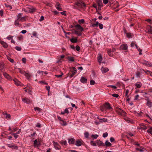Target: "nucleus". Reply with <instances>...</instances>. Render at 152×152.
<instances>
[{"label":"nucleus","mask_w":152,"mask_h":152,"mask_svg":"<svg viewBox=\"0 0 152 152\" xmlns=\"http://www.w3.org/2000/svg\"><path fill=\"white\" fill-rule=\"evenodd\" d=\"M96 3L98 4V6H103L102 0H97L96 1Z\"/></svg>","instance_id":"nucleus-26"},{"label":"nucleus","mask_w":152,"mask_h":152,"mask_svg":"<svg viewBox=\"0 0 152 152\" xmlns=\"http://www.w3.org/2000/svg\"><path fill=\"white\" fill-rule=\"evenodd\" d=\"M22 10L26 12H32L35 11V9L34 8L30 6H27L24 7Z\"/></svg>","instance_id":"nucleus-2"},{"label":"nucleus","mask_w":152,"mask_h":152,"mask_svg":"<svg viewBox=\"0 0 152 152\" xmlns=\"http://www.w3.org/2000/svg\"><path fill=\"white\" fill-rule=\"evenodd\" d=\"M41 1L46 4L47 6H50L51 4L50 3H48L47 2L45 1L44 0H42Z\"/></svg>","instance_id":"nucleus-34"},{"label":"nucleus","mask_w":152,"mask_h":152,"mask_svg":"<svg viewBox=\"0 0 152 152\" xmlns=\"http://www.w3.org/2000/svg\"><path fill=\"white\" fill-rule=\"evenodd\" d=\"M96 145L98 146L104 145V143L100 140H97L96 141Z\"/></svg>","instance_id":"nucleus-19"},{"label":"nucleus","mask_w":152,"mask_h":152,"mask_svg":"<svg viewBox=\"0 0 152 152\" xmlns=\"http://www.w3.org/2000/svg\"><path fill=\"white\" fill-rule=\"evenodd\" d=\"M7 59L9 60L11 62L13 63L14 62V61L12 58H11L10 57L8 56H7Z\"/></svg>","instance_id":"nucleus-38"},{"label":"nucleus","mask_w":152,"mask_h":152,"mask_svg":"<svg viewBox=\"0 0 152 152\" xmlns=\"http://www.w3.org/2000/svg\"><path fill=\"white\" fill-rule=\"evenodd\" d=\"M140 128L141 129H143L144 130H145L147 129L146 126L144 125H141Z\"/></svg>","instance_id":"nucleus-45"},{"label":"nucleus","mask_w":152,"mask_h":152,"mask_svg":"<svg viewBox=\"0 0 152 152\" xmlns=\"http://www.w3.org/2000/svg\"><path fill=\"white\" fill-rule=\"evenodd\" d=\"M61 124L63 126H65L67 125L66 122L63 120L61 121Z\"/></svg>","instance_id":"nucleus-37"},{"label":"nucleus","mask_w":152,"mask_h":152,"mask_svg":"<svg viewBox=\"0 0 152 152\" xmlns=\"http://www.w3.org/2000/svg\"><path fill=\"white\" fill-rule=\"evenodd\" d=\"M104 107L106 109L110 110L112 108L110 104L108 103H106L104 105Z\"/></svg>","instance_id":"nucleus-20"},{"label":"nucleus","mask_w":152,"mask_h":152,"mask_svg":"<svg viewBox=\"0 0 152 152\" xmlns=\"http://www.w3.org/2000/svg\"><path fill=\"white\" fill-rule=\"evenodd\" d=\"M108 135V133L107 132H105L103 134L102 137H106Z\"/></svg>","instance_id":"nucleus-55"},{"label":"nucleus","mask_w":152,"mask_h":152,"mask_svg":"<svg viewBox=\"0 0 152 152\" xmlns=\"http://www.w3.org/2000/svg\"><path fill=\"white\" fill-rule=\"evenodd\" d=\"M73 7L74 9L80 10V8H85L86 4L82 2H77L74 4Z\"/></svg>","instance_id":"nucleus-1"},{"label":"nucleus","mask_w":152,"mask_h":152,"mask_svg":"<svg viewBox=\"0 0 152 152\" xmlns=\"http://www.w3.org/2000/svg\"><path fill=\"white\" fill-rule=\"evenodd\" d=\"M145 73H147L148 74H149L151 76H152V72L149 71L148 70H147L146 71H144Z\"/></svg>","instance_id":"nucleus-44"},{"label":"nucleus","mask_w":152,"mask_h":152,"mask_svg":"<svg viewBox=\"0 0 152 152\" xmlns=\"http://www.w3.org/2000/svg\"><path fill=\"white\" fill-rule=\"evenodd\" d=\"M69 113V112L68 110V109L66 108L65 110L64 111L61 112V114H64L66 113Z\"/></svg>","instance_id":"nucleus-32"},{"label":"nucleus","mask_w":152,"mask_h":152,"mask_svg":"<svg viewBox=\"0 0 152 152\" xmlns=\"http://www.w3.org/2000/svg\"><path fill=\"white\" fill-rule=\"evenodd\" d=\"M101 70L102 73H104L108 72L109 69L107 68L102 67L101 69Z\"/></svg>","instance_id":"nucleus-18"},{"label":"nucleus","mask_w":152,"mask_h":152,"mask_svg":"<svg viewBox=\"0 0 152 152\" xmlns=\"http://www.w3.org/2000/svg\"><path fill=\"white\" fill-rule=\"evenodd\" d=\"M108 86L109 87H110L111 88L114 89H116L117 88L115 86L113 85H109Z\"/></svg>","instance_id":"nucleus-61"},{"label":"nucleus","mask_w":152,"mask_h":152,"mask_svg":"<svg viewBox=\"0 0 152 152\" xmlns=\"http://www.w3.org/2000/svg\"><path fill=\"white\" fill-rule=\"evenodd\" d=\"M70 41L72 43H75L77 42V39H70Z\"/></svg>","instance_id":"nucleus-42"},{"label":"nucleus","mask_w":152,"mask_h":152,"mask_svg":"<svg viewBox=\"0 0 152 152\" xmlns=\"http://www.w3.org/2000/svg\"><path fill=\"white\" fill-rule=\"evenodd\" d=\"M23 62L25 64L26 63V58H23L22 60Z\"/></svg>","instance_id":"nucleus-64"},{"label":"nucleus","mask_w":152,"mask_h":152,"mask_svg":"<svg viewBox=\"0 0 152 152\" xmlns=\"http://www.w3.org/2000/svg\"><path fill=\"white\" fill-rule=\"evenodd\" d=\"M27 92H28L29 94H31V91L30 87H28V90L27 91Z\"/></svg>","instance_id":"nucleus-57"},{"label":"nucleus","mask_w":152,"mask_h":152,"mask_svg":"<svg viewBox=\"0 0 152 152\" xmlns=\"http://www.w3.org/2000/svg\"><path fill=\"white\" fill-rule=\"evenodd\" d=\"M37 140H35L34 142V147L38 148V144Z\"/></svg>","instance_id":"nucleus-28"},{"label":"nucleus","mask_w":152,"mask_h":152,"mask_svg":"<svg viewBox=\"0 0 152 152\" xmlns=\"http://www.w3.org/2000/svg\"><path fill=\"white\" fill-rule=\"evenodd\" d=\"M0 43L2 46L4 48H7L8 46V45L7 43L4 42L3 41H2L0 39Z\"/></svg>","instance_id":"nucleus-17"},{"label":"nucleus","mask_w":152,"mask_h":152,"mask_svg":"<svg viewBox=\"0 0 152 152\" xmlns=\"http://www.w3.org/2000/svg\"><path fill=\"white\" fill-rule=\"evenodd\" d=\"M73 70L72 71V74H73V75H75L77 72V70L75 67H73Z\"/></svg>","instance_id":"nucleus-47"},{"label":"nucleus","mask_w":152,"mask_h":152,"mask_svg":"<svg viewBox=\"0 0 152 152\" xmlns=\"http://www.w3.org/2000/svg\"><path fill=\"white\" fill-rule=\"evenodd\" d=\"M78 22L79 24L83 23L85 22V20L83 19H82L81 20H79Z\"/></svg>","instance_id":"nucleus-46"},{"label":"nucleus","mask_w":152,"mask_h":152,"mask_svg":"<svg viewBox=\"0 0 152 152\" xmlns=\"http://www.w3.org/2000/svg\"><path fill=\"white\" fill-rule=\"evenodd\" d=\"M7 145L9 148H12L15 149H18V147L13 143L8 144H7Z\"/></svg>","instance_id":"nucleus-9"},{"label":"nucleus","mask_w":152,"mask_h":152,"mask_svg":"<svg viewBox=\"0 0 152 152\" xmlns=\"http://www.w3.org/2000/svg\"><path fill=\"white\" fill-rule=\"evenodd\" d=\"M15 84L17 86H23V85L20 81L16 78L13 79Z\"/></svg>","instance_id":"nucleus-10"},{"label":"nucleus","mask_w":152,"mask_h":152,"mask_svg":"<svg viewBox=\"0 0 152 152\" xmlns=\"http://www.w3.org/2000/svg\"><path fill=\"white\" fill-rule=\"evenodd\" d=\"M146 21H147L149 23L151 24H152V20H151L150 19H148L145 20Z\"/></svg>","instance_id":"nucleus-58"},{"label":"nucleus","mask_w":152,"mask_h":152,"mask_svg":"<svg viewBox=\"0 0 152 152\" xmlns=\"http://www.w3.org/2000/svg\"><path fill=\"white\" fill-rule=\"evenodd\" d=\"M102 57L101 55H100L98 58V62L101 64L102 63Z\"/></svg>","instance_id":"nucleus-30"},{"label":"nucleus","mask_w":152,"mask_h":152,"mask_svg":"<svg viewBox=\"0 0 152 152\" xmlns=\"http://www.w3.org/2000/svg\"><path fill=\"white\" fill-rule=\"evenodd\" d=\"M80 81L81 83H87V80L84 77H82L80 79Z\"/></svg>","instance_id":"nucleus-21"},{"label":"nucleus","mask_w":152,"mask_h":152,"mask_svg":"<svg viewBox=\"0 0 152 152\" xmlns=\"http://www.w3.org/2000/svg\"><path fill=\"white\" fill-rule=\"evenodd\" d=\"M24 75L28 80L30 81L31 75L29 72H26Z\"/></svg>","instance_id":"nucleus-11"},{"label":"nucleus","mask_w":152,"mask_h":152,"mask_svg":"<svg viewBox=\"0 0 152 152\" xmlns=\"http://www.w3.org/2000/svg\"><path fill=\"white\" fill-rule=\"evenodd\" d=\"M68 59L69 61L72 62H73L74 61V58L72 57H68Z\"/></svg>","instance_id":"nucleus-40"},{"label":"nucleus","mask_w":152,"mask_h":152,"mask_svg":"<svg viewBox=\"0 0 152 152\" xmlns=\"http://www.w3.org/2000/svg\"><path fill=\"white\" fill-rule=\"evenodd\" d=\"M82 144V142L79 140H77L76 141L75 145L77 146H80Z\"/></svg>","instance_id":"nucleus-27"},{"label":"nucleus","mask_w":152,"mask_h":152,"mask_svg":"<svg viewBox=\"0 0 152 152\" xmlns=\"http://www.w3.org/2000/svg\"><path fill=\"white\" fill-rule=\"evenodd\" d=\"M98 25H99V27L100 29H102L103 28V24L101 23H99L97 21L96 22V23L93 24L91 26L93 27H97Z\"/></svg>","instance_id":"nucleus-5"},{"label":"nucleus","mask_w":152,"mask_h":152,"mask_svg":"<svg viewBox=\"0 0 152 152\" xmlns=\"http://www.w3.org/2000/svg\"><path fill=\"white\" fill-rule=\"evenodd\" d=\"M90 144L92 146H96L97 145L96 144V143L94 142L93 141H91L90 142Z\"/></svg>","instance_id":"nucleus-43"},{"label":"nucleus","mask_w":152,"mask_h":152,"mask_svg":"<svg viewBox=\"0 0 152 152\" xmlns=\"http://www.w3.org/2000/svg\"><path fill=\"white\" fill-rule=\"evenodd\" d=\"M142 85V83L140 82H137L135 84L136 88H140L141 87Z\"/></svg>","instance_id":"nucleus-23"},{"label":"nucleus","mask_w":152,"mask_h":152,"mask_svg":"<svg viewBox=\"0 0 152 152\" xmlns=\"http://www.w3.org/2000/svg\"><path fill=\"white\" fill-rule=\"evenodd\" d=\"M107 53L109 56H112V53H113V52L110 49L108 50Z\"/></svg>","instance_id":"nucleus-39"},{"label":"nucleus","mask_w":152,"mask_h":152,"mask_svg":"<svg viewBox=\"0 0 152 152\" xmlns=\"http://www.w3.org/2000/svg\"><path fill=\"white\" fill-rule=\"evenodd\" d=\"M135 46L138 51L142 52V50L139 48L136 45H135Z\"/></svg>","instance_id":"nucleus-53"},{"label":"nucleus","mask_w":152,"mask_h":152,"mask_svg":"<svg viewBox=\"0 0 152 152\" xmlns=\"http://www.w3.org/2000/svg\"><path fill=\"white\" fill-rule=\"evenodd\" d=\"M12 134L14 135V137L15 139L17 138L18 137V135L17 133H13Z\"/></svg>","instance_id":"nucleus-60"},{"label":"nucleus","mask_w":152,"mask_h":152,"mask_svg":"<svg viewBox=\"0 0 152 152\" xmlns=\"http://www.w3.org/2000/svg\"><path fill=\"white\" fill-rule=\"evenodd\" d=\"M126 37L128 38H129L131 37H132L133 35L132 34H131L130 33L128 32L126 34Z\"/></svg>","instance_id":"nucleus-35"},{"label":"nucleus","mask_w":152,"mask_h":152,"mask_svg":"<svg viewBox=\"0 0 152 152\" xmlns=\"http://www.w3.org/2000/svg\"><path fill=\"white\" fill-rule=\"evenodd\" d=\"M84 136L86 138H88L89 136V133L88 132H86L84 133Z\"/></svg>","instance_id":"nucleus-49"},{"label":"nucleus","mask_w":152,"mask_h":152,"mask_svg":"<svg viewBox=\"0 0 152 152\" xmlns=\"http://www.w3.org/2000/svg\"><path fill=\"white\" fill-rule=\"evenodd\" d=\"M81 32L82 31L76 30L74 31V33L77 36H80L82 34Z\"/></svg>","instance_id":"nucleus-25"},{"label":"nucleus","mask_w":152,"mask_h":152,"mask_svg":"<svg viewBox=\"0 0 152 152\" xmlns=\"http://www.w3.org/2000/svg\"><path fill=\"white\" fill-rule=\"evenodd\" d=\"M4 5H5V7H7V8L9 7L10 10L12 9V6L10 5L7 4H4Z\"/></svg>","instance_id":"nucleus-50"},{"label":"nucleus","mask_w":152,"mask_h":152,"mask_svg":"<svg viewBox=\"0 0 152 152\" xmlns=\"http://www.w3.org/2000/svg\"><path fill=\"white\" fill-rule=\"evenodd\" d=\"M60 143L62 145H66L67 144L66 140H61Z\"/></svg>","instance_id":"nucleus-33"},{"label":"nucleus","mask_w":152,"mask_h":152,"mask_svg":"<svg viewBox=\"0 0 152 152\" xmlns=\"http://www.w3.org/2000/svg\"><path fill=\"white\" fill-rule=\"evenodd\" d=\"M140 63L145 65L149 66L150 67L152 66V63L149 62L148 61L145 60L141 61H140Z\"/></svg>","instance_id":"nucleus-4"},{"label":"nucleus","mask_w":152,"mask_h":152,"mask_svg":"<svg viewBox=\"0 0 152 152\" xmlns=\"http://www.w3.org/2000/svg\"><path fill=\"white\" fill-rule=\"evenodd\" d=\"M98 118L99 119V122L101 123L106 122L107 121V119L105 118L99 119V118Z\"/></svg>","instance_id":"nucleus-29"},{"label":"nucleus","mask_w":152,"mask_h":152,"mask_svg":"<svg viewBox=\"0 0 152 152\" xmlns=\"http://www.w3.org/2000/svg\"><path fill=\"white\" fill-rule=\"evenodd\" d=\"M75 142V140L73 138H71L68 139V142L69 144H73Z\"/></svg>","instance_id":"nucleus-22"},{"label":"nucleus","mask_w":152,"mask_h":152,"mask_svg":"<svg viewBox=\"0 0 152 152\" xmlns=\"http://www.w3.org/2000/svg\"><path fill=\"white\" fill-rule=\"evenodd\" d=\"M116 110L120 114L124 115L125 113V112L123 110L119 108H117Z\"/></svg>","instance_id":"nucleus-16"},{"label":"nucleus","mask_w":152,"mask_h":152,"mask_svg":"<svg viewBox=\"0 0 152 152\" xmlns=\"http://www.w3.org/2000/svg\"><path fill=\"white\" fill-rule=\"evenodd\" d=\"M146 29L148 32L152 34V27L151 26H147Z\"/></svg>","instance_id":"nucleus-15"},{"label":"nucleus","mask_w":152,"mask_h":152,"mask_svg":"<svg viewBox=\"0 0 152 152\" xmlns=\"http://www.w3.org/2000/svg\"><path fill=\"white\" fill-rule=\"evenodd\" d=\"M128 49V46L126 44H124L122 45L120 47V49L121 50H126Z\"/></svg>","instance_id":"nucleus-13"},{"label":"nucleus","mask_w":152,"mask_h":152,"mask_svg":"<svg viewBox=\"0 0 152 152\" xmlns=\"http://www.w3.org/2000/svg\"><path fill=\"white\" fill-rule=\"evenodd\" d=\"M147 132L152 134V128L151 127L148 130Z\"/></svg>","instance_id":"nucleus-51"},{"label":"nucleus","mask_w":152,"mask_h":152,"mask_svg":"<svg viewBox=\"0 0 152 152\" xmlns=\"http://www.w3.org/2000/svg\"><path fill=\"white\" fill-rule=\"evenodd\" d=\"M146 105L149 108H151L152 107V102L149 99H146Z\"/></svg>","instance_id":"nucleus-7"},{"label":"nucleus","mask_w":152,"mask_h":152,"mask_svg":"<svg viewBox=\"0 0 152 152\" xmlns=\"http://www.w3.org/2000/svg\"><path fill=\"white\" fill-rule=\"evenodd\" d=\"M3 75L8 80H12V78L11 76L6 72H4L3 74Z\"/></svg>","instance_id":"nucleus-12"},{"label":"nucleus","mask_w":152,"mask_h":152,"mask_svg":"<svg viewBox=\"0 0 152 152\" xmlns=\"http://www.w3.org/2000/svg\"><path fill=\"white\" fill-rule=\"evenodd\" d=\"M103 3L105 4H107L108 2V0H103Z\"/></svg>","instance_id":"nucleus-63"},{"label":"nucleus","mask_w":152,"mask_h":152,"mask_svg":"<svg viewBox=\"0 0 152 152\" xmlns=\"http://www.w3.org/2000/svg\"><path fill=\"white\" fill-rule=\"evenodd\" d=\"M75 27L77 30H79L80 31H82L83 30V28L79 24H77L75 26Z\"/></svg>","instance_id":"nucleus-14"},{"label":"nucleus","mask_w":152,"mask_h":152,"mask_svg":"<svg viewBox=\"0 0 152 152\" xmlns=\"http://www.w3.org/2000/svg\"><path fill=\"white\" fill-rule=\"evenodd\" d=\"M140 73L139 72H136V76L137 77H140Z\"/></svg>","instance_id":"nucleus-54"},{"label":"nucleus","mask_w":152,"mask_h":152,"mask_svg":"<svg viewBox=\"0 0 152 152\" xmlns=\"http://www.w3.org/2000/svg\"><path fill=\"white\" fill-rule=\"evenodd\" d=\"M3 115H6V118H10V114H8L7 113H4Z\"/></svg>","instance_id":"nucleus-36"},{"label":"nucleus","mask_w":152,"mask_h":152,"mask_svg":"<svg viewBox=\"0 0 152 152\" xmlns=\"http://www.w3.org/2000/svg\"><path fill=\"white\" fill-rule=\"evenodd\" d=\"M98 136L99 135H98L96 134L95 135L92 134L91 136V137H92L93 138L95 139H96L98 137Z\"/></svg>","instance_id":"nucleus-48"},{"label":"nucleus","mask_w":152,"mask_h":152,"mask_svg":"<svg viewBox=\"0 0 152 152\" xmlns=\"http://www.w3.org/2000/svg\"><path fill=\"white\" fill-rule=\"evenodd\" d=\"M18 69L19 70V72H20L21 74L24 75L26 72L20 69Z\"/></svg>","instance_id":"nucleus-41"},{"label":"nucleus","mask_w":152,"mask_h":152,"mask_svg":"<svg viewBox=\"0 0 152 152\" xmlns=\"http://www.w3.org/2000/svg\"><path fill=\"white\" fill-rule=\"evenodd\" d=\"M22 15V13H19L18 14L17 16L18 20L22 22H23L26 21V18H27V16H25L22 17L21 16Z\"/></svg>","instance_id":"nucleus-3"},{"label":"nucleus","mask_w":152,"mask_h":152,"mask_svg":"<svg viewBox=\"0 0 152 152\" xmlns=\"http://www.w3.org/2000/svg\"><path fill=\"white\" fill-rule=\"evenodd\" d=\"M15 48L18 51H20L21 50V48L18 46H16Z\"/></svg>","instance_id":"nucleus-52"},{"label":"nucleus","mask_w":152,"mask_h":152,"mask_svg":"<svg viewBox=\"0 0 152 152\" xmlns=\"http://www.w3.org/2000/svg\"><path fill=\"white\" fill-rule=\"evenodd\" d=\"M95 83V82L94 80H91L90 81V84L93 85Z\"/></svg>","instance_id":"nucleus-59"},{"label":"nucleus","mask_w":152,"mask_h":152,"mask_svg":"<svg viewBox=\"0 0 152 152\" xmlns=\"http://www.w3.org/2000/svg\"><path fill=\"white\" fill-rule=\"evenodd\" d=\"M112 96L116 98H117L119 96L118 95L116 94H112Z\"/></svg>","instance_id":"nucleus-62"},{"label":"nucleus","mask_w":152,"mask_h":152,"mask_svg":"<svg viewBox=\"0 0 152 152\" xmlns=\"http://www.w3.org/2000/svg\"><path fill=\"white\" fill-rule=\"evenodd\" d=\"M22 101L23 102L28 104H30L32 102V100L26 97L22 98Z\"/></svg>","instance_id":"nucleus-6"},{"label":"nucleus","mask_w":152,"mask_h":152,"mask_svg":"<svg viewBox=\"0 0 152 152\" xmlns=\"http://www.w3.org/2000/svg\"><path fill=\"white\" fill-rule=\"evenodd\" d=\"M53 143L54 145V147L56 149L59 150L61 149V146L57 142L53 141Z\"/></svg>","instance_id":"nucleus-8"},{"label":"nucleus","mask_w":152,"mask_h":152,"mask_svg":"<svg viewBox=\"0 0 152 152\" xmlns=\"http://www.w3.org/2000/svg\"><path fill=\"white\" fill-rule=\"evenodd\" d=\"M18 21H19V20H17L15 21V25L19 26L20 25Z\"/></svg>","instance_id":"nucleus-56"},{"label":"nucleus","mask_w":152,"mask_h":152,"mask_svg":"<svg viewBox=\"0 0 152 152\" xmlns=\"http://www.w3.org/2000/svg\"><path fill=\"white\" fill-rule=\"evenodd\" d=\"M105 144L107 146H111V144L107 140L105 141Z\"/></svg>","instance_id":"nucleus-31"},{"label":"nucleus","mask_w":152,"mask_h":152,"mask_svg":"<svg viewBox=\"0 0 152 152\" xmlns=\"http://www.w3.org/2000/svg\"><path fill=\"white\" fill-rule=\"evenodd\" d=\"M56 8L59 11H61L62 9L61 8V4L58 3L56 4Z\"/></svg>","instance_id":"nucleus-24"}]
</instances>
